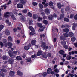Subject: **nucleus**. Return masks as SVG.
Masks as SVG:
<instances>
[{
	"label": "nucleus",
	"instance_id": "nucleus-1",
	"mask_svg": "<svg viewBox=\"0 0 77 77\" xmlns=\"http://www.w3.org/2000/svg\"><path fill=\"white\" fill-rule=\"evenodd\" d=\"M8 54H9V56L11 57L12 58H14V57H15V56L14 55L13 53H12V51H11L10 50L8 52Z\"/></svg>",
	"mask_w": 77,
	"mask_h": 77
},
{
	"label": "nucleus",
	"instance_id": "nucleus-2",
	"mask_svg": "<svg viewBox=\"0 0 77 77\" xmlns=\"http://www.w3.org/2000/svg\"><path fill=\"white\" fill-rule=\"evenodd\" d=\"M50 9L48 8H46L44 10V12L45 13V14H47V15H49L50 14Z\"/></svg>",
	"mask_w": 77,
	"mask_h": 77
},
{
	"label": "nucleus",
	"instance_id": "nucleus-3",
	"mask_svg": "<svg viewBox=\"0 0 77 77\" xmlns=\"http://www.w3.org/2000/svg\"><path fill=\"white\" fill-rule=\"evenodd\" d=\"M9 75L11 77H12L15 75V72L14 71H10L9 73Z\"/></svg>",
	"mask_w": 77,
	"mask_h": 77
},
{
	"label": "nucleus",
	"instance_id": "nucleus-4",
	"mask_svg": "<svg viewBox=\"0 0 77 77\" xmlns=\"http://www.w3.org/2000/svg\"><path fill=\"white\" fill-rule=\"evenodd\" d=\"M10 13L9 12H7L6 13V14H5L4 15V17H5V18H8V17H9V15H9Z\"/></svg>",
	"mask_w": 77,
	"mask_h": 77
},
{
	"label": "nucleus",
	"instance_id": "nucleus-5",
	"mask_svg": "<svg viewBox=\"0 0 77 77\" xmlns=\"http://www.w3.org/2000/svg\"><path fill=\"white\" fill-rule=\"evenodd\" d=\"M7 40L6 39H4L3 40V42L5 46V47H7L8 46V45L7 44Z\"/></svg>",
	"mask_w": 77,
	"mask_h": 77
},
{
	"label": "nucleus",
	"instance_id": "nucleus-6",
	"mask_svg": "<svg viewBox=\"0 0 77 77\" xmlns=\"http://www.w3.org/2000/svg\"><path fill=\"white\" fill-rule=\"evenodd\" d=\"M52 71V70L50 68H49L47 70V73L48 74H50Z\"/></svg>",
	"mask_w": 77,
	"mask_h": 77
},
{
	"label": "nucleus",
	"instance_id": "nucleus-7",
	"mask_svg": "<svg viewBox=\"0 0 77 77\" xmlns=\"http://www.w3.org/2000/svg\"><path fill=\"white\" fill-rule=\"evenodd\" d=\"M17 72V74L19 75H20V76H22V75H23V73L21 72L20 71H18Z\"/></svg>",
	"mask_w": 77,
	"mask_h": 77
},
{
	"label": "nucleus",
	"instance_id": "nucleus-8",
	"mask_svg": "<svg viewBox=\"0 0 77 77\" xmlns=\"http://www.w3.org/2000/svg\"><path fill=\"white\" fill-rule=\"evenodd\" d=\"M17 6V8H23V5L21 4H18Z\"/></svg>",
	"mask_w": 77,
	"mask_h": 77
},
{
	"label": "nucleus",
	"instance_id": "nucleus-9",
	"mask_svg": "<svg viewBox=\"0 0 77 77\" xmlns=\"http://www.w3.org/2000/svg\"><path fill=\"white\" fill-rule=\"evenodd\" d=\"M42 54V51H38L37 55V56H41Z\"/></svg>",
	"mask_w": 77,
	"mask_h": 77
},
{
	"label": "nucleus",
	"instance_id": "nucleus-10",
	"mask_svg": "<svg viewBox=\"0 0 77 77\" xmlns=\"http://www.w3.org/2000/svg\"><path fill=\"white\" fill-rule=\"evenodd\" d=\"M33 17L34 19L35 20V19H36V18H38V15H37V14H35L33 15Z\"/></svg>",
	"mask_w": 77,
	"mask_h": 77
},
{
	"label": "nucleus",
	"instance_id": "nucleus-11",
	"mask_svg": "<svg viewBox=\"0 0 77 77\" xmlns=\"http://www.w3.org/2000/svg\"><path fill=\"white\" fill-rule=\"evenodd\" d=\"M63 32L64 33H68L69 32V29L68 28H66L63 30Z\"/></svg>",
	"mask_w": 77,
	"mask_h": 77
},
{
	"label": "nucleus",
	"instance_id": "nucleus-12",
	"mask_svg": "<svg viewBox=\"0 0 77 77\" xmlns=\"http://www.w3.org/2000/svg\"><path fill=\"white\" fill-rule=\"evenodd\" d=\"M5 32L6 35H9L10 34V32H9V31L8 29H6L5 30Z\"/></svg>",
	"mask_w": 77,
	"mask_h": 77
},
{
	"label": "nucleus",
	"instance_id": "nucleus-13",
	"mask_svg": "<svg viewBox=\"0 0 77 77\" xmlns=\"http://www.w3.org/2000/svg\"><path fill=\"white\" fill-rule=\"evenodd\" d=\"M8 62L10 64H12L14 62V60L11 59H9L8 60Z\"/></svg>",
	"mask_w": 77,
	"mask_h": 77
},
{
	"label": "nucleus",
	"instance_id": "nucleus-14",
	"mask_svg": "<svg viewBox=\"0 0 77 77\" xmlns=\"http://www.w3.org/2000/svg\"><path fill=\"white\" fill-rule=\"evenodd\" d=\"M16 59L17 60H22V58L21 57L17 56L16 57Z\"/></svg>",
	"mask_w": 77,
	"mask_h": 77
},
{
	"label": "nucleus",
	"instance_id": "nucleus-15",
	"mask_svg": "<svg viewBox=\"0 0 77 77\" xmlns=\"http://www.w3.org/2000/svg\"><path fill=\"white\" fill-rule=\"evenodd\" d=\"M36 42V40H32L31 42V43L32 45H35Z\"/></svg>",
	"mask_w": 77,
	"mask_h": 77
},
{
	"label": "nucleus",
	"instance_id": "nucleus-16",
	"mask_svg": "<svg viewBox=\"0 0 77 77\" xmlns=\"http://www.w3.org/2000/svg\"><path fill=\"white\" fill-rule=\"evenodd\" d=\"M72 57L71 56L69 55H68L66 57V59L67 60H71V59L72 58Z\"/></svg>",
	"mask_w": 77,
	"mask_h": 77
},
{
	"label": "nucleus",
	"instance_id": "nucleus-17",
	"mask_svg": "<svg viewBox=\"0 0 77 77\" xmlns=\"http://www.w3.org/2000/svg\"><path fill=\"white\" fill-rule=\"evenodd\" d=\"M37 26H38V27H42V24H41V23H37Z\"/></svg>",
	"mask_w": 77,
	"mask_h": 77
},
{
	"label": "nucleus",
	"instance_id": "nucleus-18",
	"mask_svg": "<svg viewBox=\"0 0 77 77\" xmlns=\"http://www.w3.org/2000/svg\"><path fill=\"white\" fill-rule=\"evenodd\" d=\"M42 4H43V5H45L44 7H47V6H48V4L47 3H45V2H42Z\"/></svg>",
	"mask_w": 77,
	"mask_h": 77
},
{
	"label": "nucleus",
	"instance_id": "nucleus-19",
	"mask_svg": "<svg viewBox=\"0 0 77 77\" xmlns=\"http://www.w3.org/2000/svg\"><path fill=\"white\" fill-rule=\"evenodd\" d=\"M59 53L62 55H63V54H65V51H64L63 50H60L59 51Z\"/></svg>",
	"mask_w": 77,
	"mask_h": 77
},
{
	"label": "nucleus",
	"instance_id": "nucleus-20",
	"mask_svg": "<svg viewBox=\"0 0 77 77\" xmlns=\"http://www.w3.org/2000/svg\"><path fill=\"white\" fill-rule=\"evenodd\" d=\"M76 39V38H75V37H72L71 38V41H72L73 42L75 41Z\"/></svg>",
	"mask_w": 77,
	"mask_h": 77
},
{
	"label": "nucleus",
	"instance_id": "nucleus-21",
	"mask_svg": "<svg viewBox=\"0 0 77 77\" xmlns=\"http://www.w3.org/2000/svg\"><path fill=\"white\" fill-rule=\"evenodd\" d=\"M29 29L30 30H31L32 32H34V31H35V30H34V29L32 27L30 26H29Z\"/></svg>",
	"mask_w": 77,
	"mask_h": 77
},
{
	"label": "nucleus",
	"instance_id": "nucleus-22",
	"mask_svg": "<svg viewBox=\"0 0 77 77\" xmlns=\"http://www.w3.org/2000/svg\"><path fill=\"white\" fill-rule=\"evenodd\" d=\"M69 35L70 37H72L74 35V33L72 32H70L69 33Z\"/></svg>",
	"mask_w": 77,
	"mask_h": 77
},
{
	"label": "nucleus",
	"instance_id": "nucleus-23",
	"mask_svg": "<svg viewBox=\"0 0 77 77\" xmlns=\"http://www.w3.org/2000/svg\"><path fill=\"white\" fill-rule=\"evenodd\" d=\"M6 5V4H5L4 5L1 6V8H4V9H6V7H7V6Z\"/></svg>",
	"mask_w": 77,
	"mask_h": 77
},
{
	"label": "nucleus",
	"instance_id": "nucleus-24",
	"mask_svg": "<svg viewBox=\"0 0 77 77\" xmlns=\"http://www.w3.org/2000/svg\"><path fill=\"white\" fill-rule=\"evenodd\" d=\"M63 35L66 38H68L69 36V35L68 34L65 33L63 34Z\"/></svg>",
	"mask_w": 77,
	"mask_h": 77
},
{
	"label": "nucleus",
	"instance_id": "nucleus-25",
	"mask_svg": "<svg viewBox=\"0 0 77 77\" xmlns=\"http://www.w3.org/2000/svg\"><path fill=\"white\" fill-rule=\"evenodd\" d=\"M44 28L43 27V26L40 27L39 30L40 32H43V31H44Z\"/></svg>",
	"mask_w": 77,
	"mask_h": 77
},
{
	"label": "nucleus",
	"instance_id": "nucleus-26",
	"mask_svg": "<svg viewBox=\"0 0 77 77\" xmlns=\"http://www.w3.org/2000/svg\"><path fill=\"white\" fill-rule=\"evenodd\" d=\"M7 45L9 47H12V44L10 42H8L7 43Z\"/></svg>",
	"mask_w": 77,
	"mask_h": 77
},
{
	"label": "nucleus",
	"instance_id": "nucleus-27",
	"mask_svg": "<svg viewBox=\"0 0 77 77\" xmlns=\"http://www.w3.org/2000/svg\"><path fill=\"white\" fill-rule=\"evenodd\" d=\"M29 47L27 46H25L24 47V49H25V50H29Z\"/></svg>",
	"mask_w": 77,
	"mask_h": 77
},
{
	"label": "nucleus",
	"instance_id": "nucleus-28",
	"mask_svg": "<svg viewBox=\"0 0 77 77\" xmlns=\"http://www.w3.org/2000/svg\"><path fill=\"white\" fill-rule=\"evenodd\" d=\"M39 6L40 9H42V8H44V6H43V5H42V4H40V3L39 4Z\"/></svg>",
	"mask_w": 77,
	"mask_h": 77
},
{
	"label": "nucleus",
	"instance_id": "nucleus-29",
	"mask_svg": "<svg viewBox=\"0 0 77 77\" xmlns=\"http://www.w3.org/2000/svg\"><path fill=\"white\" fill-rule=\"evenodd\" d=\"M47 72H44L43 73L42 75L43 77H46V76H47Z\"/></svg>",
	"mask_w": 77,
	"mask_h": 77
},
{
	"label": "nucleus",
	"instance_id": "nucleus-30",
	"mask_svg": "<svg viewBox=\"0 0 77 77\" xmlns=\"http://www.w3.org/2000/svg\"><path fill=\"white\" fill-rule=\"evenodd\" d=\"M61 44H62V45H65V44H66V42L65 41H61Z\"/></svg>",
	"mask_w": 77,
	"mask_h": 77
},
{
	"label": "nucleus",
	"instance_id": "nucleus-31",
	"mask_svg": "<svg viewBox=\"0 0 77 77\" xmlns=\"http://www.w3.org/2000/svg\"><path fill=\"white\" fill-rule=\"evenodd\" d=\"M21 20L22 21H24V20H25V17L23 16H21L20 18Z\"/></svg>",
	"mask_w": 77,
	"mask_h": 77
},
{
	"label": "nucleus",
	"instance_id": "nucleus-32",
	"mask_svg": "<svg viewBox=\"0 0 77 77\" xmlns=\"http://www.w3.org/2000/svg\"><path fill=\"white\" fill-rule=\"evenodd\" d=\"M4 27V26L3 25H0V31H1Z\"/></svg>",
	"mask_w": 77,
	"mask_h": 77
},
{
	"label": "nucleus",
	"instance_id": "nucleus-33",
	"mask_svg": "<svg viewBox=\"0 0 77 77\" xmlns=\"http://www.w3.org/2000/svg\"><path fill=\"white\" fill-rule=\"evenodd\" d=\"M57 6L58 8L59 9H60L61 8V4H60V3H58L57 4Z\"/></svg>",
	"mask_w": 77,
	"mask_h": 77
},
{
	"label": "nucleus",
	"instance_id": "nucleus-34",
	"mask_svg": "<svg viewBox=\"0 0 77 77\" xmlns=\"http://www.w3.org/2000/svg\"><path fill=\"white\" fill-rule=\"evenodd\" d=\"M48 18L49 20H51L53 19V16L51 15V16H49L48 17Z\"/></svg>",
	"mask_w": 77,
	"mask_h": 77
},
{
	"label": "nucleus",
	"instance_id": "nucleus-35",
	"mask_svg": "<svg viewBox=\"0 0 77 77\" xmlns=\"http://www.w3.org/2000/svg\"><path fill=\"white\" fill-rule=\"evenodd\" d=\"M19 2L20 3H22V4H25L26 3L23 0H20L19 1Z\"/></svg>",
	"mask_w": 77,
	"mask_h": 77
},
{
	"label": "nucleus",
	"instance_id": "nucleus-36",
	"mask_svg": "<svg viewBox=\"0 0 77 77\" xmlns=\"http://www.w3.org/2000/svg\"><path fill=\"white\" fill-rule=\"evenodd\" d=\"M43 23L45 24H48V21L45 20H43Z\"/></svg>",
	"mask_w": 77,
	"mask_h": 77
},
{
	"label": "nucleus",
	"instance_id": "nucleus-37",
	"mask_svg": "<svg viewBox=\"0 0 77 77\" xmlns=\"http://www.w3.org/2000/svg\"><path fill=\"white\" fill-rule=\"evenodd\" d=\"M29 23L30 25H31L33 24V20H30L29 21Z\"/></svg>",
	"mask_w": 77,
	"mask_h": 77
},
{
	"label": "nucleus",
	"instance_id": "nucleus-38",
	"mask_svg": "<svg viewBox=\"0 0 77 77\" xmlns=\"http://www.w3.org/2000/svg\"><path fill=\"white\" fill-rule=\"evenodd\" d=\"M35 34V31H34V32H33V31H32V32H30V35H33Z\"/></svg>",
	"mask_w": 77,
	"mask_h": 77
},
{
	"label": "nucleus",
	"instance_id": "nucleus-39",
	"mask_svg": "<svg viewBox=\"0 0 77 77\" xmlns=\"http://www.w3.org/2000/svg\"><path fill=\"white\" fill-rule=\"evenodd\" d=\"M43 57H44V58H45V59H46L47 57V55H46L45 54H43Z\"/></svg>",
	"mask_w": 77,
	"mask_h": 77
},
{
	"label": "nucleus",
	"instance_id": "nucleus-40",
	"mask_svg": "<svg viewBox=\"0 0 77 77\" xmlns=\"http://www.w3.org/2000/svg\"><path fill=\"white\" fill-rule=\"evenodd\" d=\"M28 15L29 17H32V14L30 12H29L28 13Z\"/></svg>",
	"mask_w": 77,
	"mask_h": 77
},
{
	"label": "nucleus",
	"instance_id": "nucleus-41",
	"mask_svg": "<svg viewBox=\"0 0 77 77\" xmlns=\"http://www.w3.org/2000/svg\"><path fill=\"white\" fill-rule=\"evenodd\" d=\"M64 18V14H61L60 16V19H61Z\"/></svg>",
	"mask_w": 77,
	"mask_h": 77
},
{
	"label": "nucleus",
	"instance_id": "nucleus-42",
	"mask_svg": "<svg viewBox=\"0 0 77 77\" xmlns=\"http://www.w3.org/2000/svg\"><path fill=\"white\" fill-rule=\"evenodd\" d=\"M11 18L14 20H16V18L15 17L14 15H12L11 16Z\"/></svg>",
	"mask_w": 77,
	"mask_h": 77
},
{
	"label": "nucleus",
	"instance_id": "nucleus-43",
	"mask_svg": "<svg viewBox=\"0 0 77 77\" xmlns=\"http://www.w3.org/2000/svg\"><path fill=\"white\" fill-rule=\"evenodd\" d=\"M54 71L55 72H57V73H58L59 72V69H56L54 70Z\"/></svg>",
	"mask_w": 77,
	"mask_h": 77
},
{
	"label": "nucleus",
	"instance_id": "nucleus-44",
	"mask_svg": "<svg viewBox=\"0 0 77 77\" xmlns=\"http://www.w3.org/2000/svg\"><path fill=\"white\" fill-rule=\"evenodd\" d=\"M64 48L66 49H67L68 48V46H67L66 45H64L63 46Z\"/></svg>",
	"mask_w": 77,
	"mask_h": 77
},
{
	"label": "nucleus",
	"instance_id": "nucleus-45",
	"mask_svg": "<svg viewBox=\"0 0 77 77\" xmlns=\"http://www.w3.org/2000/svg\"><path fill=\"white\" fill-rule=\"evenodd\" d=\"M8 40L9 41H12V38L11 36H9L8 38Z\"/></svg>",
	"mask_w": 77,
	"mask_h": 77
},
{
	"label": "nucleus",
	"instance_id": "nucleus-46",
	"mask_svg": "<svg viewBox=\"0 0 77 77\" xmlns=\"http://www.w3.org/2000/svg\"><path fill=\"white\" fill-rule=\"evenodd\" d=\"M64 20L65 21H67V22L69 21V19L66 18H64Z\"/></svg>",
	"mask_w": 77,
	"mask_h": 77
},
{
	"label": "nucleus",
	"instance_id": "nucleus-47",
	"mask_svg": "<svg viewBox=\"0 0 77 77\" xmlns=\"http://www.w3.org/2000/svg\"><path fill=\"white\" fill-rule=\"evenodd\" d=\"M22 12L23 13H27V10H26V9H25L24 10H23Z\"/></svg>",
	"mask_w": 77,
	"mask_h": 77
},
{
	"label": "nucleus",
	"instance_id": "nucleus-48",
	"mask_svg": "<svg viewBox=\"0 0 77 77\" xmlns=\"http://www.w3.org/2000/svg\"><path fill=\"white\" fill-rule=\"evenodd\" d=\"M1 71L2 72H6V70L4 69H1Z\"/></svg>",
	"mask_w": 77,
	"mask_h": 77
},
{
	"label": "nucleus",
	"instance_id": "nucleus-49",
	"mask_svg": "<svg viewBox=\"0 0 77 77\" xmlns=\"http://www.w3.org/2000/svg\"><path fill=\"white\" fill-rule=\"evenodd\" d=\"M31 60H32L30 58H29L27 59V61L28 62L31 61Z\"/></svg>",
	"mask_w": 77,
	"mask_h": 77
},
{
	"label": "nucleus",
	"instance_id": "nucleus-50",
	"mask_svg": "<svg viewBox=\"0 0 77 77\" xmlns=\"http://www.w3.org/2000/svg\"><path fill=\"white\" fill-rule=\"evenodd\" d=\"M1 72V71L0 70V72ZM0 76L2 77H4L5 76V74H4L2 73H0Z\"/></svg>",
	"mask_w": 77,
	"mask_h": 77
},
{
	"label": "nucleus",
	"instance_id": "nucleus-51",
	"mask_svg": "<svg viewBox=\"0 0 77 77\" xmlns=\"http://www.w3.org/2000/svg\"><path fill=\"white\" fill-rule=\"evenodd\" d=\"M49 6H53V2H52L51 1L49 2Z\"/></svg>",
	"mask_w": 77,
	"mask_h": 77
},
{
	"label": "nucleus",
	"instance_id": "nucleus-52",
	"mask_svg": "<svg viewBox=\"0 0 77 77\" xmlns=\"http://www.w3.org/2000/svg\"><path fill=\"white\" fill-rule=\"evenodd\" d=\"M60 39L61 40H64L65 39H64V36H61L60 37Z\"/></svg>",
	"mask_w": 77,
	"mask_h": 77
},
{
	"label": "nucleus",
	"instance_id": "nucleus-53",
	"mask_svg": "<svg viewBox=\"0 0 77 77\" xmlns=\"http://www.w3.org/2000/svg\"><path fill=\"white\" fill-rule=\"evenodd\" d=\"M41 38H44L45 37V35L44 34H42L40 35Z\"/></svg>",
	"mask_w": 77,
	"mask_h": 77
},
{
	"label": "nucleus",
	"instance_id": "nucleus-54",
	"mask_svg": "<svg viewBox=\"0 0 77 77\" xmlns=\"http://www.w3.org/2000/svg\"><path fill=\"white\" fill-rule=\"evenodd\" d=\"M0 45L1 47H3V43L2 42H0Z\"/></svg>",
	"mask_w": 77,
	"mask_h": 77
},
{
	"label": "nucleus",
	"instance_id": "nucleus-55",
	"mask_svg": "<svg viewBox=\"0 0 77 77\" xmlns=\"http://www.w3.org/2000/svg\"><path fill=\"white\" fill-rule=\"evenodd\" d=\"M73 25L74 26H74V27H76L77 26V24L76 23H73Z\"/></svg>",
	"mask_w": 77,
	"mask_h": 77
},
{
	"label": "nucleus",
	"instance_id": "nucleus-56",
	"mask_svg": "<svg viewBox=\"0 0 77 77\" xmlns=\"http://www.w3.org/2000/svg\"><path fill=\"white\" fill-rule=\"evenodd\" d=\"M32 4L33 6H36V5H37V4H38L37 3L34 2H33Z\"/></svg>",
	"mask_w": 77,
	"mask_h": 77
},
{
	"label": "nucleus",
	"instance_id": "nucleus-57",
	"mask_svg": "<svg viewBox=\"0 0 77 77\" xmlns=\"http://www.w3.org/2000/svg\"><path fill=\"white\" fill-rule=\"evenodd\" d=\"M36 57V55L35 54L34 55H32L31 56V57L32 58H35V57Z\"/></svg>",
	"mask_w": 77,
	"mask_h": 77
},
{
	"label": "nucleus",
	"instance_id": "nucleus-58",
	"mask_svg": "<svg viewBox=\"0 0 77 77\" xmlns=\"http://www.w3.org/2000/svg\"><path fill=\"white\" fill-rule=\"evenodd\" d=\"M45 46V43H43V44H42L41 47H43V48H44V46Z\"/></svg>",
	"mask_w": 77,
	"mask_h": 77
},
{
	"label": "nucleus",
	"instance_id": "nucleus-59",
	"mask_svg": "<svg viewBox=\"0 0 77 77\" xmlns=\"http://www.w3.org/2000/svg\"><path fill=\"white\" fill-rule=\"evenodd\" d=\"M45 46V43H43V44H42L41 47H43V48H44V46Z\"/></svg>",
	"mask_w": 77,
	"mask_h": 77
},
{
	"label": "nucleus",
	"instance_id": "nucleus-60",
	"mask_svg": "<svg viewBox=\"0 0 77 77\" xmlns=\"http://www.w3.org/2000/svg\"><path fill=\"white\" fill-rule=\"evenodd\" d=\"M13 54L16 55L17 54V52L16 51H13Z\"/></svg>",
	"mask_w": 77,
	"mask_h": 77
},
{
	"label": "nucleus",
	"instance_id": "nucleus-61",
	"mask_svg": "<svg viewBox=\"0 0 77 77\" xmlns=\"http://www.w3.org/2000/svg\"><path fill=\"white\" fill-rule=\"evenodd\" d=\"M53 17H54V18H56V17H57V15H56V14H53Z\"/></svg>",
	"mask_w": 77,
	"mask_h": 77
},
{
	"label": "nucleus",
	"instance_id": "nucleus-62",
	"mask_svg": "<svg viewBox=\"0 0 77 77\" xmlns=\"http://www.w3.org/2000/svg\"><path fill=\"white\" fill-rule=\"evenodd\" d=\"M63 55V57L64 58L66 57V55L67 54H63V55Z\"/></svg>",
	"mask_w": 77,
	"mask_h": 77
},
{
	"label": "nucleus",
	"instance_id": "nucleus-63",
	"mask_svg": "<svg viewBox=\"0 0 77 77\" xmlns=\"http://www.w3.org/2000/svg\"><path fill=\"white\" fill-rule=\"evenodd\" d=\"M73 17H74V14H71L70 17V18H72Z\"/></svg>",
	"mask_w": 77,
	"mask_h": 77
},
{
	"label": "nucleus",
	"instance_id": "nucleus-64",
	"mask_svg": "<svg viewBox=\"0 0 77 77\" xmlns=\"http://www.w3.org/2000/svg\"><path fill=\"white\" fill-rule=\"evenodd\" d=\"M74 19L75 20H77V14L75 16Z\"/></svg>",
	"mask_w": 77,
	"mask_h": 77
}]
</instances>
